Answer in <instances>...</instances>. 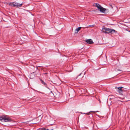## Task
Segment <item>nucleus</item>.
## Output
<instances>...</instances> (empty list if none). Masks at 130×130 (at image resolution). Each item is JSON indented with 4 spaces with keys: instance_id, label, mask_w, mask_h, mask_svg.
<instances>
[{
    "instance_id": "f257e3e1",
    "label": "nucleus",
    "mask_w": 130,
    "mask_h": 130,
    "mask_svg": "<svg viewBox=\"0 0 130 130\" xmlns=\"http://www.w3.org/2000/svg\"><path fill=\"white\" fill-rule=\"evenodd\" d=\"M102 31L103 32L108 34L109 32L111 33L112 34H113L114 33L117 32L114 29L106 28H103Z\"/></svg>"
},
{
    "instance_id": "f03ea898",
    "label": "nucleus",
    "mask_w": 130,
    "mask_h": 130,
    "mask_svg": "<svg viewBox=\"0 0 130 130\" xmlns=\"http://www.w3.org/2000/svg\"><path fill=\"white\" fill-rule=\"evenodd\" d=\"M0 121L3 122H12V120L11 119L7 117V116H3L0 117Z\"/></svg>"
},
{
    "instance_id": "7ed1b4c3",
    "label": "nucleus",
    "mask_w": 130,
    "mask_h": 130,
    "mask_svg": "<svg viewBox=\"0 0 130 130\" xmlns=\"http://www.w3.org/2000/svg\"><path fill=\"white\" fill-rule=\"evenodd\" d=\"M95 5V6L98 8V9L100 10V11L102 12L105 13V11L106 10V9L102 7L98 3H96Z\"/></svg>"
},
{
    "instance_id": "20e7f679",
    "label": "nucleus",
    "mask_w": 130,
    "mask_h": 130,
    "mask_svg": "<svg viewBox=\"0 0 130 130\" xmlns=\"http://www.w3.org/2000/svg\"><path fill=\"white\" fill-rule=\"evenodd\" d=\"M9 5L12 7H19L21 6L22 4H20L17 3L13 2L10 3Z\"/></svg>"
},
{
    "instance_id": "39448f33",
    "label": "nucleus",
    "mask_w": 130,
    "mask_h": 130,
    "mask_svg": "<svg viewBox=\"0 0 130 130\" xmlns=\"http://www.w3.org/2000/svg\"><path fill=\"white\" fill-rule=\"evenodd\" d=\"M122 88H123V87H119L118 88L117 91L121 95H123V91L122 89Z\"/></svg>"
},
{
    "instance_id": "423d86ee",
    "label": "nucleus",
    "mask_w": 130,
    "mask_h": 130,
    "mask_svg": "<svg viewBox=\"0 0 130 130\" xmlns=\"http://www.w3.org/2000/svg\"><path fill=\"white\" fill-rule=\"evenodd\" d=\"M86 41L89 44H91L93 43L92 40L91 39H87L86 40Z\"/></svg>"
},
{
    "instance_id": "0eeeda50",
    "label": "nucleus",
    "mask_w": 130,
    "mask_h": 130,
    "mask_svg": "<svg viewBox=\"0 0 130 130\" xmlns=\"http://www.w3.org/2000/svg\"><path fill=\"white\" fill-rule=\"evenodd\" d=\"M40 81L41 83L43 84L46 87L48 88V87L47 86V85L45 83L43 80H42L41 79H40Z\"/></svg>"
},
{
    "instance_id": "6e6552de",
    "label": "nucleus",
    "mask_w": 130,
    "mask_h": 130,
    "mask_svg": "<svg viewBox=\"0 0 130 130\" xmlns=\"http://www.w3.org/2000/svg\"><path fill=\"white\" fill-rule=\"evenodd\" d=\"M81 28V27H79L77 28L75 30L76 31V32H75V33L76 34L78 33V32L80 29Z\"/></svg>"
},
{
    "instance_id": "1a4fd4ad",
    "label": "nucleus",
    "mask_w": 130,
    "mask_h": 130,
    "mask_svg": "<svg viewBox=\"0 0 130 130\" xmlns=\"http://www.w3.org/2000/svg\"><path fill=\"white\" fill-rule=\"evenodd\" d=\"M109 98H110V99H113L117 98H115V96L113 95H110L109 96Z\"/></svg>"
},
{
    "instance_id": "9d476101",
    "label": "nucleus",
    "mask_w": 130,
    "mask_h": 130,
    "mask_svg": "<svg viewBox=\"0 0 130 130\" xmlns=\"http://www.w3.org/2000/svg\"><path fill=\"white\" fill-rule=\"evenodd\" d=\"M94 26V25H89V26H87L86 28H88L89 27H93Z\"/></svg>"
},
{
    "instance_id": "9b49d317",
    "label": "nucleus",
    "mask_w": 130,
    "mask_h": 130,
    "mask_svg": "<svg viewBox=\"0 0 130 130\" xmlns=\"http://www.w3.org/2000/svg\"><path fill=\"white\" fill-rule=\"evenodd\" d=\"M45 130V128H41L38 129L37 130Z\"/></svg>"
},
{
    "instance_id": "f8f14e48",
    "label": "nucleus",
    "mask_w": 130,
    "mask_h": 130,
    "mask_svg": "<svg viewBox=\"0 0 130 130\" xmlns=\"http://www.w3.org/2000/svg\"><path fill=\"white\" fill-rule=\"evenodd\" d=\"M89 113H83V114H87V113H88V114Z\"/></svg>"
},
{
    "instance_id": "ddd939ff",
    "label": "nucleus",
    "mask_w": 130,
    "mask_h": 130,
    "mask_svg": "<svg viewBox=\"0 0 130 130\" xmlns=\"http://www.w3.org/2000/svg\"><path fill=\"white\" fill-rule=\"evenodd\" d=\"M118 88H117V87H115V89H117H117H118Z\"/></svg>"
},
{
    "instance_id": "4468645a",
    "label": "nucleus",
    "mask_w": 130,
    "mask_h": 130,
    "mask_svg": "<svg viewBox=\"0 0 130 130\" xmlns=\"http://www.w3.org/2000/svg\"><path fill=\"white\" fill-rule=\"evenodd\" d=\"M81 75V73L79 75V76H80V75Z\"/></svg>"
},
{
    "instance_id": "2eb2a0df",
    "label": "nucleus",
    "mask_w": 130,
    "mask_h": 130,
    "mask_svg": "<svg viewBox=\"0 0 130 130\" xmlns=\"http://www.w3.org/2000/svg\"><path fill=\"white\" fill-rule=\"evenodd\" d=\"M118 70V71H121V70Z\"/></svg>"
},
{
    "instance_id": "dca6fc26",
    "label": "nucleus",
    "mask_w": 130,
    "mask_h": 130,
    "mask_svg": "<svg viewBox=\"0 0 130 130\" xmlns=\"http://www.w3.org/2000/svg\"><path fill=\"white\" fill-rule=\"evenodd\" d=\"M96 112H98V111H96Z\"/></svg>"
},
{
    "instance_id": "f3484780",
    "label": "nucleus",
    "mask_w": 130,
    "mask_h": 130,
    "mask_svg": "<svg viewBox=\"0 0 130 130\" xmlns=\"http://www.w3.org/2000/svg\"><path fill=\"white\" fill-rule=\"evenodd\" d=\"M45 74H47V73H45Z\"/></svg>"
},
{
    "instance_id": "a211bd4d",
    "label": "nucleus",
    "mask_w": 130,
    "mask_h": 130,
    "mask_svg": "<svg viewBox=\"0 0 130 130\" xmlns=\"http://www.w3.org/2000/svg\"><path fill=\"white\" fill-rule=\"evenodd\" d=\"M123 98H122V99H123Z\"/></svg>"
},
{
    "instance_id": "6ab92c4d",
    "label": "nucleus",
    "mask_w": 130,
    "mask_h": 130,
    "mask_svg": "<svg viewBox=\"0 0 130 130\" xmlns=\"http://www.w3.org/2000/svg\"><path fill=\"white\" fill-rule=\"evenodd\" d=\"M92 112V111H90V112Z\"/></svg>"
}]
</instances>
